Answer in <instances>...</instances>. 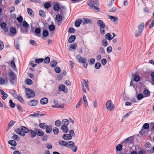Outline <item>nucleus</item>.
<instances>
[{"instance_id":"72a5a7b5","label":"nucleus","mask_w":154,"mask_h":154,"mask_svg":"<svg viewBox=\"0 0 154 154\" xmlns=\"http://www.w3.org/2000/svg\"><path fill=\"white\" fill-rule=\"evenodd\" d=\"M83 20V21L82 22V23L83 24H85V23H89L90 22V20L87 18H84Z\"/></svg>"},{"instance_id":"79ce46f5","label":"nucleus","mask_w":154,"mask_h":154,"mask_svg":"<svg viewBox=\"0 0 154 154\" xmlns=\"http://www.w3.org/2000/svg\"><path fill=\"white\" fill-rule=\"evenodd\" d=\"M50 60V58L48 57H46L44 59V62L45 63L48 64V63Z\"/></svg>"},{"instance_id":"37998d69","label":"nucleus","mask_w":154,"mask_h":154,"mask_svg":"<svg viewBox=\"0 0 154 154\" xmlns=\"http://www.w3.org/2000/svg\"><path fill=\"white\" fill-rule=\"evenodd\" d=\"M39 112L37 111L36 112L34 113L33 114H31L29 115L30 116H31L33 117H36L38 116V115H39Z\"/></svg>"},{"instance_id":"69168bd1","label":"nucleus","mask_w":154,"mask_h":154,"mask_svg":"<svg viewBox=\"0 0 154 154\" xmlns=\"http://www.w3.org/2000/svg\"><path fill=\"white\" fill-rule=\"evenodd\" d=\"M140 79V77L137 75H136L135 76L134 78V80L136 82H138Z\"/></svg>"},{"instance_id":"7c9ffc66","label":"nucleus","mask_w":154,"mask_h":154,"mask_svg":"<svg viewBox=\"0 0 154 154\" xmlns=\"http://www.w3.org/2000/svg\"><path fill=\"white\" fill-rule=\"evenodd\" d=\"M69 124V121L66 119H64L62 121V125L64 126H67Z\"/></svg>"},{"instance_id":"0e129e2a","label":"nucleus","mask_w":154,"mask_h":154,"mask_svg":"<svg viewBox=\"0 0 154 154\" xmlns=\"http://www.w3.org/2000/svg\"><path fill=\"white\" fill-rule=\"evenodd\" d=\"M23 25L24 27L26 28L28 27L29 26L27 23L25 21L23 22Z\"/></svg>"},{"instance_id":"1a4fd4ad","label":"nucleus","mask_w":154,"mask_h":154,"mask_svg":"<svg viewBox=\"0 0 154 154\" xmlns=\"http://www.w3.org/2000/svg\"><path fill=\"white\" fill-rule=\"evenodd\" d=\"M58 89L59 90L63 91L64 92H67V88L64 85L62 84L60 85L58 87Z\"/></svg>"},{"instance_id":"2eb2a0df","label":"nucleus","mask_w":154,"mask_h":154,"mask_svg":"<svg viewBox=\"0 0 154 154\" xmlns=\"http://www.w3.org/2000/svg\"><path fill=\"white\" fill-rule=\"evenodd\" d=\"M0 91L2 95V98L3 100H5L8 97L7 94L5 93L4 91L2 89H0Z\"/></svg>"},{"instance_id":"f704fd0d","label":"nucleus","mask_w":154,"mask_h":154,"mask_svg":"<svg viewBox=\"0 0 154 154\" xmlns=\"http://www.w3.org/2000/svg\"><path fill=\"white\" fill-rule=\"evenodd\" d=\"M53 132L55 134H57L59 132V129L57 127H54L53 129Z\"/></svg>"},{"instance_id":"6ab92c4d","label":"nucleus","mask_w":154,"mask_h":154,"mask_svg":"<svg viewBox=\"0 0 154 154\" xmlns=\"http://www.w3.org/2000/svg\"><path fill=\"white\" fill-rule=\"evenodd\" d=\"M46 128L45 130L46 132L48 134L51 132L52 131V128L51 126H46Z\"/></svg>"},{"instance_id":"5fc2aeb1","label":"nucleus","mask_w":154,"mask_h":154,"mask_svg":"<svg viewBox=\"0 0 154 154\" xmlns=\"http://www.w3.org/2000/svg\"><path fill=\"white\" fill-rule=\"evenodd\" d=\"M101 64L100 63L97 62L95 63V67L96 69H98L100 67Z\"/></svg>"},{"instance_id":"a18cd8bd","label":"nucleus","mask_w":154,"mask_h":154,"mask_svg":"<svg viewBox=\"0 0 154 154\" xmlns=\"http://www.w3.org/2000/svg\"><path fill=\"white\" fill-rule=\"evenodd\" d=\"M12 138L14 140H18L20 138L18 135L16 134H14L12 137Z\"/></svg>"},{"instance_id":"4d7b16f0","label":"nucleus","mask_w":154,"mask_h":154,"mask_svg":"<svg viewBox=\"0 0 154 154\" xmlns=\"http://www.w3.org/2000/svg\"><path fill=\"white\" fill-rule=\"evenodd\" d=\"M16 30L15 28L12 27L10 29V32L11 33L13 34H15L16 33Z\"/></svg>"},{"instance_id":"cd10ccee","label":"nucleus","mask_w":154,"mask_h":154,"mask_svg":"<svg viewBox=\"0 0 154 154\" xmlns=\"http://www.w3.org/2000/svg\"><path fill=\"white\" fill-rule=\"evenodd\" d=\"M57 65V62L55 60H52L50 63V65L51 67H55Z\"/></svg>"},{"instance_id":"a19ab883","label":"nucleus","mask_w":154,"mask_h":154,"mask_svg":"<svg viewBox=\"0 0 154 154\" xmlns=\"http://www.w3.org/2000/svg\"><path fill=\"white\" fill-rule=\"evenodd\" d=\"M44 60V59L43 58H38L37 59H35V63H39L42 62Z\"/></svg>"},{"instance_id":"c9c22d12","label":"nucleus","mask_w":154,"mask_h":154,"mask_svg":"<svg viewBox=\"0 0 154 154\" xmlns=\"http://www.w3.org/2000/svg\"><path fill=\"white\" fill-rule=\"evenodd\" d=\"M142 128L146 130H147L149 129V124L148 123H145L144 124Z\"/></svg>"},{"instance_id":"a211bd4d","label":"nucleus","mask_w":154,"mask_h":154,"mask_svg":"<svg viewBox=\"0 0 154 154\" xmlns=\"http://www.w3.org/2000/svg\"><path fill=\"white\" fill-rule=\"evenodd\" d=\"M109 18L113 22H117L118 20V18L116 17L109 16Z\"/></svg>"},{"instance_id":"f03ea898","label":"nucleus","mask_w":154,"mask_h":154,"mask_svg":"<svg viewBox=\"0 0 154 154\" xmlns=\"http://www.w3.org/2000/svg\"><path fill=\"white\" fill-rule=\"evenodd\" d=\"M88 5L91 7H94L96 10H98L97 6L99 5L98 0H89L87 2Z\"/></svg>"},{"instance_id":"58836bf2","label":"nucleus","mask_w":154,"mask_h":154,"mask_svg":"<svg viewBox=\"0 0 154 154\" xmlns=\"http://www.w3.org/2000/svg\"><path fill=\"white\" fill-rule=\"evenodd\" d=\"M146 129L142 128V129L139 132V134L142 135H143L147 132L145 130Z\"/></svg>"},{"instance_id":"6e6552de","label":"nucleus","mask_w":154,"mask_h":154,"mask_svg":"<svg viewBox=\"0 0 154 154\" xmlns=\"http://www.w3.org/2000/svg\"><path fill=\"white\" fill-rule=\"evenodd\" d=\"M149 150H146L144 149L140 148V150L137 152V154H147L149 153Z\"/></svg>"},{"instance_id":"4468645a","label":"nucleus","mask_w":154,"mask_h":154,"mask_svg":"<svg viewBox=\"0 0 154 154\" xmlns=\"http://www.w3.org/2000/svg\"><path fill=\"white\" fill-rule=\"evenodd\" d=\"M66 147L68 148L72 147L74 146L75 143L72 141L66 142Z\"/></svg>"},{"instance_id":"9d476101","label":"nucleus","mask_w":154,"mask_h":154,"mask_svg":"<svg viewBox=\"0 0 154 154\" xmlns=\"http://www.w3.org/2000/svg\"><path fill=\"white\" fill-rule=\"evenodd\" d=\"M62 138L65 140H69L72 138V137L69 134H65L63 135Z\"/></svg>"},{"instance_id":"8fccbe9b","label":"nucleus","mask_w":154,"mask_h":154,"mask_svg":"<svg viewBox=\"0 0 154 154\" xmlns=\"http://www.w3.org/2000/svg\"><path fill=\"white\" fill-rule=\"evenodd\" d=\"M112 48L111 46H108L106 48V51L108 53H110L112 51Z\"/></svg>"},{"instance_id":"f257e3e1","label":"nucleus","mask_w":154,"mask_h":154,"mask_svg":"<svg viewBox=\"0 0 154 154\" xmlns=\"http://www.w3.org/2000/svg\"><path fill=\"white\" fill-rule=\"evenodd\" d=\"M98 26L100 27V32L101 34L104 35L105 33V24L103 21L101 20H98L97 22Z\"/></svg>"},{"instance_id":"bf43d9fd","label":"nucleus","mask_w":154,"mask_h":154,"mask_svg":"<svg viewBox=\"0 0 154 154\" xmlns=\"http://www.w3.org/2000/svg\"><path fill=\"white\" fill-rule=\"evenodd\" d=\"M49 28L51 31H53L55 29V27L54 25H51L49 26Z\"/></svg>"},{"instance_id":"f3484780","label":"nucleus","mask_w":154,"mask_h":154,"mask_svg":"<svg viewBox=\"0 0 154 154\" xmlns=\"http://www.w3.org/2000/svg\"><path fill=\"white\" fill-rule=\"evenodd\" d=\"M75 39V36L74 35H71L69 38L68 42L69 43H72L73 42Z\"/></svg>"},{"instance_id":"f8f14e48","label":"nucleus","mask_w":154,"mask_h":154,"mask_svg":"<svg viewBox=\"0 0 154 154\" xmlns=\"http://www.w3.org/2000/svg\"><path fill=\"white\" fill-rule=\"evenodd\" d=\"M77 46V45L76 43H74L71 44L69 47V50L70 51H74Z\"/></svg>"},{"instance_id":"4be33fe9","label":"nucleus","mask_w":154,"mask_h":154,"mask_svg":"<svg viewBox=\"0 0 154 154\" xmlns=\"http://www.w3.org/2000/svg\"><path fill=\"white\" fill-rule=\"evenodd\" d=\"M8 143L9 144L13 146H15L17 145V143L14 140H10L8 141Z\"/></svg>"},{"instance_id":"c756f323","label":"nucleus","mask_w":154,"mask_h":154,"mask_svg":"<svg viewBox=\"0 0 154 154\" xmlns=\"http://www.w3.org/2000/svg\"><path fill=\"white\" fill-rule=\"evenodd\" d=\"M137 99L138 100H140L144 97L143 95L141 93L139 94L136 96Z\"/></svg>"},{"instance_id":"864d4df0","label":"nucleus","mask_w":154,"mask_h":154,"mask_svg":"<svg viewBox=\"0 0 154 154\" xmlns=\"http://www.w3.org/2000/svg\"><path fill=\"white\" fill-rule=\"evenodd\" d=\"M42 34L44 36L47 37L48 35V32L47 30H44L42 32Z\"/></svg>"},{"instance_id":"bb28decb","label":"nucleus","mask_w":154,"mask_h":154,"mask_svg":"<svg viewBox=\"0 0 154 154\" xmlns=\"http://www.w3.org/2000/svg\"><path fill=\"white\" fill-rule=\"evenodd\" d=\"M61 129L65 133H66L68 131L67 126H64V125H62L61 127Z\"/></svg>"},{"instance_id":"e2e57ef3","label":"nucleus","mask_w":154,"mask_h":154,"mask_svg":"<svg viewBox=\"0 0 154 154\" xmlns=\"http://www.w3.org/2000/svg\"><path fill=\"white\" fill-rule=\"evenodd\" d=\"M6 23L5 22H3L1 24V27L2 29H5L6 27Z\"/></svg>"},{"instance_id":"ea45409f","label":"nucleus","mask_w":154,"mask_h":154,"mask_svg":"<svg viewBox=\"0 0 154 154\" xmlns=\"http://www.w3.org/2000/svg\"><path fill=\"white\" fill-rule=\"evenodd\" d=\"M102 43L103 45L105 47H106L107 45V44H108L107 42L105 39H103L102 40Z\"/></svg>"},{"instance_id":"ddd939ff","label":"nucleus","mask_w":154,"mask_h":154,"mask_svg":"<svg viewBox=\"0 0 154 154\" xmlns=\"http://www.w3.org/2000/svg\"><path fill=\"white\" fill-rule=\"evenodd\" d=\"M143 93L144 97H148L150 95V92L147 89H145L143 91Z\"/></svg>"},{"instance_id":"473e14b6","label":"nucleus","mask_w":154,"mask_h":154,"mask_svg":"<svg viewBox=\"0 0 154 154\" xmlns=\"http://www.w3.org/2000/svg\"><path fill=\"white\" fill-rule=\"evenodd\" d=\"M66 142L64 141H60L59 142V144L61 146H64L66 147Z\"/></svg>"},{"instance_id":"5701e85b","label":"nucleus","mask_w":154,"mask_h":154,"mask_svg":"<svg viewBox=\"0 0 154 154\" xmlns=\"http://www.w3.org/2000/svg\"><path fill=\"white\" fill-rule=\"evenodd\" d=\"M132 137H129L128 138H126L124 141L123 143H122V144L123 143L126 144V143H130L131 142Z\"/></svg>"},{"instance_id":"9b49d317","label":"nucleus","mask_w":154,"mask_h":154,"mask_svg":"<svg viewBox=\"0 0 154 154\" xmlns=\"http://www.w3.org/2000/svg\"><path fill=\"white\" fill-rule=\"evenodd\" d=\"M38 103V101L36 100H33L28 102V105L32 106H36Z\"/></svg>"},{"instance_id":"de8ad7c7","label":"nucleus","mask_w":154,"mask_h":154,"mask_svg":"<svg viewBox=\"0 0 154 154\" xmlns=\"http://www.w3.org/2000/svg\"><path fill=\"white\" fill-rule=\"evenodd\" d=\"M83 100L84 101V103H85V106H86L88 105V101L87 100V99L85 95H84L83 96Z\"/></svg>"},{"instance_id":"423d86ee","label":"nucleus","mask_w":154,"mask_h":154,"mask_svg":"<svg viewBox=\"0 0 154 154\" xmlns=\"http://www.w3.org/2000/svg\"><path fill=\"white\" fill-rule=\"evenodd\" d=\"M34 131L35 132L36 134L38 136L42 137L44 135V133L43 131L39 129L35 128Z\"/></svg>"},{"instance_id":"2f4dec72","label":"nucleus","mask_w":154,"mask_h":154,"mask_svg":"<svg viewBox=\"0 0 154 154\" xmlns=\"http://www.w3.org/2000/svg\"><path fill=\"white\" fill-rule=\"evenodd\" d=\"M25 82L26 84L29 85H31L32 84V82L30 79H27L25 80Z\"/></svg>"},{"instance_id":"c03bdc74","label":"nucleus","mask_w":154,"mask_h":154,"mask_svg":"<svg viewBox=\"0 0 154 154\" xmlns=\"http://www.w3.org/2000/svg\"><path fill=\"white\" fill-rule=\"evenodd\" d=\"M55 125L56 126L59 127L61 125V122L60 120H57L55 122Z\"/></svg>"},{"instance_id":"7ed1b4c3","label":"nucleus","mask_w":154,"mask_h":154,"mask_svg":"<svg viewBox=\"0 0 154 154\" xmlns=\"http://www.w3.org/2000/svg\"><path fill=\"white\" fill-rule=\"evenodd\" d=\"M106 106L108 111H111L113 110L115 108L114 105L111 100L107 101L106 104Z\"/></svg>"},{"instance_id":"680f3d73","label":"nucleus","mask_w":154,"mask_h":154,"mask_svg":"<svg viewBox=\"0 0 154 154\" xmlns=\"http://www.w3.org/2000/svg\"><path fill=\"white\" fill-rule=\"evenodd\" d=\"M82 98H80V100L79 101V102L76 105V107L77 109H78L79 108L80 106L82 104V102L81 101Z\"/></svg>"},{"instance_id":"09e8293b","label":"nucleus","mask_w":154,"mask_h":154,"mask_svg":"<svg viewBox=\"0 0 154 154\" xmlns=\"http://www.w3.org/2000/svg\"><path fill=\"white\" fill-rule=\"evenodd\" d=\"M56 19L57 21H59L62 19V16L59 14H57L56 16Z\"/></svg>"},{"instance_id":"c85d7f7f","label":"nucleus","mask_w":154,"mask_h":154,"mask_svg":"<svg viewBox=\"0 0 154 154\" xmlns=\"http://www.w3.org/2000/svg\"><path fill=\"white\" fill-rule=\"evenodd\" d=\"M29 131L31 134L32 137L34 138L36 136V134L35 131H34L32 129H30Z\"/></svg>"},{"instance_id":"774afa93","label":"nucleus","mask_w":154,"mask_h":154,"mask_svg":"<svg viewBox=\"0 0 154 154\" xmlns=\"http://www.w3.org/2000/svg\"><path fill=\"white\" fill-rule=\"evenodd\" d=\"M150 76L151 77L152 80L154 82V72H151Z\"/></svg>"},{"instance_id":"49530a36","label":"nucleus","mask_w":154,"mask_h":154,"mask_svg":"<svg viewBox=\"0 0 154 154\" xmlns=\"http://www.w3.org/2000/svg\"><path fill=\"white\" fill-rule=\"evenodd\" d=\"M9 103H10L9 106L10 107L13 108L15 106V104L13 103L12 101L11 100H10Z\"/></svg>"},{"instance_id":"20e7f679","label":"nucleus","mask_w":154,"mask_h":154,"mask_svg":"<svg viewBox=\"0 0 154 154\" xmlns=\"http://www.w3.org/2000/svg\"><path fill=\"white\" fill-rule=\"evenodd\" d=\"M25 89L26 92V95L28 98L33 97L35 96V93L33 90L29 88H26Z\"/></svg>"},{"instance_id":"393cba45","label":"nucleus","mask_w":154,"mask_h":154,"mask_svg":"<svg viewBox=\"0 0 154 154\" xmlns=\"http://www.w3.org/2000/svg\"><path fill=\"white\" fill-rule=\"evenodd\" d=\"M82 20H76L75 23V26L78 27L79 26L81 23H82Z\"/></svg>"},{"instance_id":"13d9d810","label":"nucleus","mask_w":154,"mask_h":154,"mask_svg":"<svg viewBox=\"0 0 154 154\" xmlns=\"http://www.w3.org/2000/svg\"><path fill=\"white\" fill-rule=\"evenodd\" d=\"M39 15L41 16L44 17L45 16V12L43 10H40Z\"/></svg>"},{"instance_id":"dca6fc26","label":"nucleus","mask_w":154,"mask_h":154,"mask_svg":"<svg viewBox=\"0 0 154 154\" xmlns=\"http://www.w3.org/2000/svg\"><path fill=\"white\" fill-rule=\"evenodd\" d=\"M48 100L46 97H44L42 98L40 101L41 103L42 104L44 105L48 103Z\"/></svg>"},{"instance_id":"338daca9","label":"nucleus","mask_w":154,"mask_h":154,"mask_svg":"<svg viewBox=\"0 0 154 154\" xmlns=\"http://www.w3.org/2000/svg\"><path fill=\"white\" fill-rule=\"evenodd\" d=\"M95 62V60L94 58H91L90 59L89 61V64L90 65H92L94 64Z\"/></svg>"},{"instance_id":"6e6d98bb","label":"nucleus","mask_w":154,"mask_h":154,"mask_svg":"<svg viewBox=\"0 0 154 154\" xmlns=\"http://www.w3.org/2000/svg\"><path fill=\"white\" fill-rule=\"evenodd\" d=\"M46 124L45 123H41L39 125V126L42 129H44L45 128V127H46Z\"/></svg>"},{"instance_id":"4c0bfd02","label":"nucleus","mask_w":154,"mask_h":154,"mask_svg":"<svg viewBox=\"0 0 154 154\" xmlns=\"http://www.w3.org/2000/svg\"><path fill=\"white\" fill-rule=\"evenodd\" d=\"M53 8L54 10H59L60 9V6L59 5V3H57L56 4L54 5Z\"/></svg>"},{"instance_id":"0eeeda50","label":"nucleus","mask_w":154,"mask_h":154,"mask_svg":"<svg viewBox=\"0 0 154 154\" xmlns=\"http://www.w3.org/2000/svg\"><path fill=\"white\" fill-rule=\"evenodd\" d=\"M76 58L78 60V61L80 63H84V61H85L86 59L85 58H83L81 57V54H77L76 55Z\"/></svg>"},{"instance_id":"e433bc0d","label":"nucleus","mask_w":154,"mask_h":154,"mask_svg":"<svg viewBox=\"0 0 154 154\" xmlns=\"http://www.w3.org/2000/svg\"><path fill=\"white\" fill-rule=\"evenodd\" d=\"M122 149V145L118 144L116 147V149L118 151H120Z\"/></svg>"},{"instance_id":"39448f33","label":"nucleus","mask_w":154,"mask_h":154,"mask_svg":"<svg viewBox=\"0 0 154 154\" xmlns=\"http://www.w3.org/2000/svg\"><path fill=\"white\" fill-rule=\"evenodd\" d=\"M9 77V79L11 82L12 83L13 81L16 80L17 79L16 75L12 71L8 73Z\"/></svg>"},{"instance_id":"3c124183","label":"nucleus","mask_w":154,"mask_h":154,"mask_svg":"<svg viewBox=\"0 0 154 154\" xmlns=\"http://www.w3.org/2000/svg\"><path fill=\"white\" fill-rule=\"evenodd\" d=\"M51 5L50 3H46L44 5V6L46 9H48L51 7Z\"/></svg>"},{"instance_id":"a878e982","label":"nucleus","mask_w":154,"mask_h":154,"mask_svg":"<svg viewBox=\"0 0 154 154\" xmlns=\"http://www.w3.org/2000/svg\"><path fill=\"white\" fill-rule=\"evenodd\" d=\"M21 129L23 132L25 133H28L29 131L26 127L23 126H22L21 127Z\"/></svg>"},{"instance_id":"603ef678","label":"nucleus","mask_w":154,"mask_h":154,"mask_svg":"<svg viewBox=\"0 0 154 154\" xmlns=\"http://www.w3.org/2000/svg\"><path fill=\"white\" fill-rule=\"evenodd\" d=\"M83 81L85 83V86L86 87L87 89L88 90V81L86 80L85 79H84Z\"/></svg>"},{"instance_id":"412c9836","label":"nucleus","mask_w":154,"mask_h":154,"mask_svg":"<svg viewBox=\"0 0 154 154\" xmlns=\"http://www.w3.org/2000/svg\"><path fill=\"white\" fill-rule=\"evenodd\" d=\"M105 38L107 40H111L112 39V35L110 33H107L105 35Z\"/></svg>"},{"instance_id":"052dcab7","label":"nucleus","mask_w":154,"mask_h":154,"mask_svg":"<svg viewBox=\"0 0 154 154\" xmlns=\"http://www.w3.org/2000/svg\"><path fill=\"white\" fill-rule=\"evenodd\" d=\"M55 72L57 73H60V72L61 69L59 67H56L54 69Z\"/></svg>"},{"instance_id":"b1692460","label":"nucleus","mask_w":154,"mask_h":154,"mask_svg":"<svg viewBox=\"0 0 154 154\" xmlns=\"http://www.w3.org/2000/svg\"><path fill=\"white\" fill-rule=\"evenodd\" d=\"M5 4V0H0V10L4 9V6Z\"/></svg>"},{"instance_id":"aec40b11","label":"nucleus","mask_w":154,"mask_h":154,"mask_svg":"<svg viewBox=\"0 0 154 154\" xmlns=\"http://www.w3.org/2000/svg\"><path fill=\"white\" fill-rule=\"evenodd\" d=\"M144 27V24L143 23H141L138 26V28L139 32H140V34H141V32L143 30Z\"/></svg>"}]
</instances>
